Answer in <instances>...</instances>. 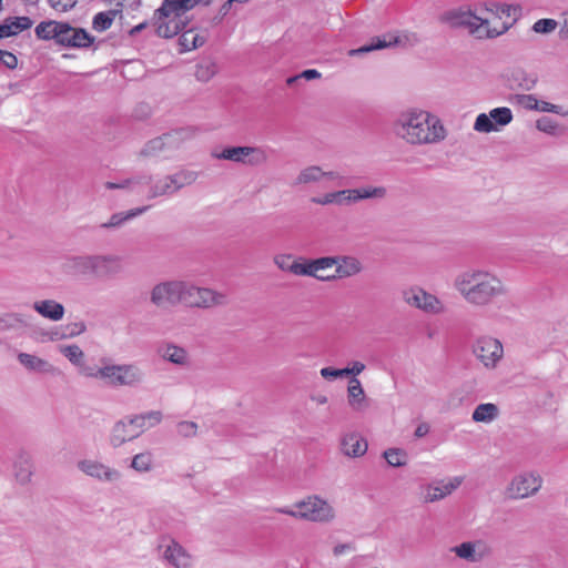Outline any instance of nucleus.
Listing matches in <instances>:
<instances>
[{"label":"nucleus","instance_id":"13","mask_svg":"<svg viewBox=\"0 0 568 568\" xmlns=\"http://www.w3.org/2000/svg\"><path fill=\"white\" fill-rule=\"evenodd\" d=\"M77 468L98 481L113 484L122 478V474L116 468L110 467L100 460L83 458L77 462Z\"/></svg>","mask_w":568,"mask_h":568},{"label":"nucleus","instance_id":"38","mask_svg":"<svg viewBox=\"0 0 568 568\" xmlns=\"http://www.w3.org/2000/svg\"><path fill=\"white\" fill-rule=\"evenodd\" d=\"M148 207H139L133 209L128 212H119L111 215L110 220L105 223H103L101 226L103 229H111V227H119L124 222L139 216L140 214L144 213Z\"/></svg>","mask_w":568,"mask_h":568},{"label":"nucleus","instance_id":"30","mask_svg":"<svg viewBox=\"0 0 568 568\" xmlns=\"http://www.w3.org/2000/svg\"><path fill=\"white\" fill-rule=\"evenodd\" d=\"M61 353L70 361L71 364H73L74 366L78 367L79 373L84 377H87L85 369L94 368L93 366H89L85 364V362H84L85 355H84L83 351L80 348V346H78L75 344L64 346L61 349Z\"/></svg>","mask_w":568,"mask_h":568},{"label":"nucleus","instance_id":"23","mask_svg":"<svg viewBox=\"0 0 568 568\" xmlns=\"http://www.w3.org/2000/svg\"><path fill=\"white\" fill-rule=\"evenodd\" d=\"M163 558L174 568H191L192 556L175 540H171L164 551Z\"/></svg>","mask_w":568,"mask_h":568},{"label":"nucleus","instance_id":"63","mask_svg":"<svg viewBox=\"0 0 568 568\" xmlns=\"http://www.w3.org/2000/svg\"><path fill=\"white\" fill-rule=\"evenodd\" d=\"M356 547L353 542L337 544L333 547V555L339 557L351 551H355Z\"/></svg>","mask_w":568,"mask_h":568},{"label":"nucleus","instance_id":"44","mask_svg":"<svg viewBox=\"0 0 568 568\" xmlns=\"http://www.w3.org/2000/svg\"><path fill=\"white\" fill-rule=\"evenodd\" d=\"M145 184L150 185L148 199H155V197L169 195L164 176L159 178L156 180H153V178L151 176V181L146 180V181L142 182V185H145Z\"/></svg>","mask_w":568,"mask_h":568},{"label":"nucleus","instance_id":"31","mask_svg":"<svg viewBox=\"0 0 568 568\" xmlns=\"http://www.w3.org/2000/svg\"><path fill=\"white\" fill-rule=\"evenodd\" d=\"M181 32L182 33L179 38L181 52L194 50L199 47H202L206 42V37L195 31L194 29H189Z\"/></svg>","mask_w":568,"mask_h":568},{"label":"nucleus","instance_id":"29","mask_svg":"<svg viewBox=\"0 0 568 568\" xmlns=\"http://www.w3.org/2000/svg\"><path fill=\"white\" fill-rule=\"evenodd\" d=\"M31 26L32 20L28 17L8 18L0 24V39L16 36Z\"/></svg>","mask_w":568,"mask_h":568},{"label":"nucleus","instance_id":"16","mask_svg":"<svg viewBox=\"0 0 568 568\" xmlns=\"http://www.w3.org/2000/svg\"><path fill=\"white\" fill-rule=\"evenodd\" d=\"M329 262L336 267L334 281L354 277L364 271L362 261L354 255H334Z\"/></svg>","mask_w":568,"mask_h":568},{"label":"nucleus","instance_id":"61","mask_svg":"<svg viewBox=\"0 0 568 568\" xmlns=\"http://www.w3.org/2000/svg\"><path fill=\"white\" fill-rule=\"evenodd\" d=\"M536 111L550 112V113L566 115V113L562 112V108L560 105L552 104V103L546 102V101H539V100H538V108L536 109Z\"/></svg>","mask_w":568,"mask_h":568},{"label":"nucleus","instance_id":"21","mask_svg":"<svg viewBox=\"0 0 568 568\" xmlns=\"http://www.w3.org/2000/svg\"><path fill=\"white\" fill-rule=\"evenodd\" d=\"M123 271L122 257L113 254L94 255V276L112 277Z\"/></svg>","mask_w":568,"mask_h":568},{"label":"nucleus","instance_id":"60","mask_svg":"<svg viewBox=\"0 0 568 568\" xmlns=\"http://www.w3.org/2000/svg\"><path fill=\"white\" fill-rule=\"evenodd\" d=\"M312 202L317 205H323V206L331 205V204L337 205L336 191L325 193L322 196L313 197Z\"/></svg>","mask_w":568,"mask_h":568},{"label":"nucleus","instance_id":"11","mask_svg":"<svg viewBox=\"0 0 568 568\" xmlns=\"http://www.w3.org/2000/svg\"><path fill=\"white\" fill-rule=\"evenodd\" d=\"M542 486V478L534 471H524L514 476L506 488L511 499H524L536 495Z\"/></svg>","mask_w":568,"mask_h":568},{"label":"nucleus","instance_id":"25","mask_svg":"<svg viewBox=\"0 0 568 568\" xmlns=\"http://www.w3.org/2000/svg\"><path fill=\"white\" fill-rule=\"evenodd\" d=\"M32 308L41 317L51 322H59L64 317L65 308L63 304L55 300H38L32 304Z\"/></svg>","mask_w":568,"mask_h":568},{"label":"nucleus","instance_id":"46","mask_svg":"<svg viewBox=\"0 0 568 568\" xmlns=\"http://www.w3.org/2000/svg\"><path fill=\"white\" fill-rule=\"evenodd\" d=\"M536 128L540 132H544L549 135L556 136L564 133V129L559 125V123L547 116L538 119L536 121Z\"/></svg>","mask_w":568,"mask_h":568},{"label":"nucleus","instance_id":"4","mask_svg":"<svg viewBox=\"0 0 568 568\" xmlns=\"http://www.w3.org/2000/svg\"><path fill=\"white\" fill-rule=\"evenodd\" d=\"M440 20L450 28H465L469 33L478 39H493L508 31L511 27L510 22H503L500 27H490L488 17H478L470 11L452 10L445 12Z\"/></svg>","mask_w":568,"mask_h":568},{"label":"nucleus","instance_id":"48","mask_svg":"<svg viewBox=\"0 0 568 568\" xmlns=\"http://www.w3.org/2000/svg\"><path fill=\"white\" fill-rule=\"evenodd\" d=\"M172 175L179 191L184 186L193 184L197 179V173L189 170H181Z\"/></svg>","mask_w":568,"mask_h":568},{"label":"nucleus","instance_id":"14","mask_svg":"<svg viewBox=\"0 0 568 568\" xmlns=\"http://www.w3.org/2000/svg\"><path fill=\"white\" fill-rule=\"evenodd\" d=\"M462 485V478L453 477L445 480L434 481L423 488V501L435 503L444 499Z\"/></svg>","mask_w":568,"mask_h":568},{"label":"nucleus","instance_id":"64","mask_svg":"<svg viewBox=\"0 0 568 568\" xmlns=\"http://www.w3.org/2000/svg\"><path fill=\"white\" fill-rule=\"evenodd\" d=\"M365 369V364L359 361H354L351 363V366L345 367L344 371L346 373L345 376L352 375L353 377H356Z\"/></svg>","mask_w":568,"mask_h":568},{"label":"nucleus","instance_id":"9","mask_svg":"<svg viewBox=\"0 0 568 568\" xmlns=\"http://www.w3.org/2000/svg\"><path fill=\"white\" fill-rule=\"evenodd\" d=\"M471 352L476 359L487 369L495 368L504 356L501 342L487 335L476 338Z\"/></svg>","mask_w":568,"mask_h":568},{"label":"nucleus","instance_id":"45","mask_svg":"<svg viewBox=\"0 0 568 568\" xmlns=\"http://www.w3.org/2000/svg\"><path fill=\"white\" fill-rule=\"evenodd\" d=\"M27 322L19 313H7L0 316V329H13L26 326Z\"/></svg>","mask_w":568,"mask_h":568},{"label":"nucleus","instance_id":"17","mask_svg":"<svg viewBox=\"0 0 568 568\" xmlns=\"http://www.w3.org/2000/svg\"><path fill=\"white\" fill-rule=\"evenodd\" d=\"M450 551L459 559L471 564L481 561L489 554L483 540L464 541L452 547Z\"/></svg>","mask_w":568,"mask_h":568},{"label":"nucleus","instance_id":"8","mask_svg":"<svg viewBox=\"0 0 568 568\" xmlns=\"http://www.w3.org/2000/svg\"><path fill=\"white\" fill-rule=\"evenodd\" d=\"M403 301L426 314L439 315L446 312L444 302L420 286H412L402 293Z\"/></svg>","mask_w":568,"mask_h":568},{"label":"nucleus","instance_id":"51","mask_svg":"<svg viewBox=\"0 0 568 568\" xmlns=\"http://www.w3.org/2000/svg\"><path fill=\"white\" fill-rule=\"evenodd\" d=\"M513 101L518 106L528 111H536L538 108V99L534 94H516Z\"/></svg>","mask_w":568,"mask_h":568},{"label":"nucleus","instance_id":"56","mask_svg":"<svg viewBox=\"0 0 568 568\" xmlns=\"http://www.w3.org/2000/svg\"><path fill=\"white\" fill-rule=\"evenodd\" d=\"M337 205H352L357 203L354 189L336 191Z\"/></svg>","mask_w":568,"mask_h":568},{"label":"nucleus","instance_id":"37","mask_svg":"<svg viewBox=\"0 0 568 568\" xmlns=\"http://www.w3.org/2000/svg\"><path fill=\"white\" fill-rule=\"evenodd\" d=\"M356 201H363V200H383L387 195V189L385 186H372L366 185L362 187L354 189Z\"/></svg>","mask_w":568,"mask_h":568},{"label":"nucleus","instance_id":"59","mask_svg":"<svg viewBox=\"0 0 568 568\" xmlns=\"http://www.w3.org/2000/svg\"><path fill=\"white\" fill-rule=\"evenodd\" d=\"M78 0H49L50 7L58 12H67L77 4Z\"/></svg>","mask_w":568,"mask_h":568},{"label":"nucleus","instance_id":"22","mask_svg":"<svg viewBox=\"0 0 568 568\" xmlns=\"http://www.w3.org/2000/svg\"><path fill=\"white\" fill-rule=\"evenodd\" d=\"M94 41V38L82 28H74L67 23L65 31L62 36L61 47L85 49Z\"/></svg>","mask_w":568,"mask_h":568},{"label":"nucleus","instance_id":"6","mask_svg":"<svg viewBox=\"0 0 568 568\" xmlns=\"http://www.w3.org/2000/svg\"><path fill=\"white\" fill-rule=\"evenodd\" d=\"M227 295L207 287L184 282L182 304L195 308H211L227 304Z\"/></svg>","mask_w":568,"mask_h":568},{"label":"nucleus","instance_id":"49","mask_svg":"<svg viewBox=\"0 0 568 568\" xmlns=\"http://www.w3.org/2000/svg\"><path fill=\"white\" fill-rule=\"evenodd\" d=\"M474 130L477 132L490 133L497 131L498 129L491 121L489 114L487 115L486 113H480L475 120Z\"/></svg>","mask_w":568,"mask_h":568},{"label":"nucleus","instance_id":"62","mask_svg":"<svg viewBox=\"0 0 568 568\" xmlns=\"http://www.w3.org/2000/svg\"><path fill=\"white\" fill-rule=\"evenodd\" d=\"M67 328L69 331V336L74 337V336L83 334L87 331V325L84 322L79 321V322L69 324L67 326Z\"/></svg>","mask_w":568,"mask_h":568},{"label":"nucleus","instance_id":"28","mask_svg":"<svg viewBox=\"0 0 568 568\" xmlns=\"http://www.w3.org/2000/svg\"><path fill=\"white\" fill-rule=\"evenodd\" d=\"M13 478L17 484L26 486L31 481L33 465L30 457L21 453L17 456L12 467Z\"/></svg>","mask_w":568,"mask_h":568},{"label":"nucleus","instance_id":"54","mask_svg":"<svg viewBox=\"0 0 568 568\" xmlns=\"http://www.w3.org/2000/svg\"><path fill=\"white\" fill-rule=\"evenodd\" d=\"M165 149V139L155 138L149 141L142 150V154L146 156L156 155Z\"/></svg>","mask_w":568,"mask_h":568},{"label":"nucleus","instance_id":"2","mask_svg":"<svg viewBox=\"0 0 568 568\" xmlns=\"http://www.w3.org/2000/svg\"><path fill=\"white\" fill-rule=\"evenodd\" d=\"M453 286L475 307H487L508 294L506 283L497 274L483 268L460 272L454 278Z\"/></svg>","mask_w":568,"mask_h":568},{"label":"nucleus","instance_id":"1","mask_svg":"<svg viewBox=\"0 0 568 568\" xmlns=\"http://www.w3.org/2000/svg\"><path fill=\"white\" fill-rule=\"evenodd\" d=\"M390 131L395 139L409 146L436 145L447 138L443 121L429 111L407 109L392 121Z\"/></svg>","mask_w":568,"mask_h":568},{"label":"nucleus","instance_id":"20","mask_svg":"<svg viewBox=\"0 0 568 568\" xmlns=\"http://www.w3.org/2000/svg\"><path fill=\"white\" fill-rule=\"evenodd\" d=\"M332 260L333 256H322L314 260H306L303 262L301 276L314 277L322 282L334 281V274L328 275L325 273L327 270L334 266V263L329 262Z\"/></svg>","mask_w":568,"mask_h":568},{"label":"nucleus","instance_id":"12","mask_svg":"<svg viewBox=\"0 0 568 568\" xmlns=\"http://www.w3.org/2000/svg\"><path fill=\"white\" fill-rule=\"evenodd\" d=\"M152 26L155 33L162 38H172L180 33L185 27L182 14L160 7L152 18Z\"/></svg>","mask_w":568,"mask_h":568},{"label":"nucleus","instance_id":"43","mask_svg":"<svg viewBox=\"0 0 568 568\" xmlns=\"http://www.w3.org/2000/svg\"><path fill=\"white\" fill-rule=\"evenodd\" d=\"M116 14V10H109L105 12L97 13L92 21L93 29L99 32L108 30L111 27Z\"/></svg>","mask_w":568,"mask_h":568},{"label":"nucleus","instance_id":"24","mask_svg":"<svg viewBox=\"0 0 568 568\" xmlns=\"http://www.w3.org/2000/svg\"><path fill=\"white\" fill-rule=\"evenodd\" d=\"M17 359L28 372L54 375L57 368L47 359L30 353H19Z\"/></svg>","mask_w":568,"mask_h":568},{"label":"nucleus","instance_id":"18","mask_svg":"<svg viewBox=\"0 0 568 568\" xmlns=\"http://www.w3.org/2000/svg\"><path fill=\"white\" fill-rule=\"evenodd\" d=\"M346 396L347 405L354 413L363 414L371 407V399L366 396L362 383L357 377L349 379Z\"/></svg>","mask_w":568,"mask_h":568},{"label":"nucleus","instance_id":"52","mask_svg":"<svg viewBox=\"0 0 568 568\" xmlns=\"http://www.w3.org/2000/svg\"><path fill=\"white\" fill-rule=\"evenodd\" d=\"M216 73V65L213 62H205L199 64L195 71L197 80L206 82L214 77Z\"/></svg>","mask_w":568,"mask_h":568},{"label":"nucleus","instance_id":"53","mask_svg":"<svg viewBox=\"0 0 568 568\" xmlns=\"http://www.w3.org/2000/svg\"><path fill=\"white\" fill-rule=\"evenodd\" d=\"M557 27L558 22L554 19H539L534 23L532 30L536 33L549 34L554 32Z\"/></svg>","mask_w":568,"mask_h":568},{"label":"nucleus","instance_id":"50","mask_svg":"<svg viewBox=\"0 0 568 568\" xmlns=\"http://www.w3.org/2000/svg\"><path fill=\"white\" fill-rule=\"evenodd\" d=\"M384 457L388 465L400 467L406 464V454L402 449L389 448L384 452Z\"/></svg>","mask_w":568,"mask_h":568},{"label":"nucleus","instance_id":"57","mask_svg":"<svg viewBox=\"0 0 568 568\" xmlns=\"http://www.w3.org/2000/svg\"><path fill=\"white\" fill-rule=\"evenodd\" d=\"M176 432L182 437H193L197 433V424L190 420H184L178 424Z\"/></svg>","mask_w":568,"mask_h":568},{"label":"nucleus","instance_id":"7","mask_svg":"<svg viewBox=\"0 0 568 568\" xmlns=\"http://www.w3.org/2000/svg\"><path fill=\"white\" fill-rule=\"evenodd\" d=\"M213 158L226 160L247 166H260L268 161L267 152L262 146H227L220 153H213Z\"/></svg>","mask_w":568,"mask_h":568},{"label":"nucleus","instance_id":"27","mask_svg":"<svg viewBox=\"0 0 568 568\" xmlns=\"http://www.w3.org/2000/svg\"><path fill=\"white\" fill-rule=\"evenodd\" d=\"M341 449L348 457H361L367 452V442L358 433H347L341 438Z\"/></svg>","mask_w":568,"mask_h":568},{"label":"nucleus","instance_id":"55","mask_svg":"<svg viewBox=\"0 0 568 568\" xmlns=\"http://www.w3.org/2000/svg\"><path fill=\"white\" fill-rule=\"evenodd\" d=\"M388 45H390L389 42H386L385 40L376 39V40H373L369 44L363 45L358 49L351 50L349 55H356V54L367 53V52H371L374 50H381V49L387 48Z\"/></svg>","mask_w":568,"mask_h":568},{"label":"nucleus","instance_id":"47","mask_svg":"<svg viewBox=\"0 0 568 568\" xmlns=\"http://www.w3.org/2000/svg\"><path fill=\"white\" fill-rule=\"evenodd\" d=\"M489 116L496 126H505L509 124L514 119L511 110L506 106L495 108L490 110Z\"/></svg>","mask_w":568,"mask_h":568},{"label":"nucleus","instance_id":"58","mask_svg":"<svg viewBox=\"0 0 568 568\" xmlns=\"http://www.w3.org/2000/svg\"><path fill=\"white\" fill-rule=\"evenodd\" d=\"M346 373L344 368H334V367H323L320 371L321 376L326 381H334L336 378L345 377Z\"/></svg>","mask_w":568,"mask_h":568},{"label":"nucleus","instance_id":"36","mask_svg":"<svg viewBox=\"0 0 568 568\" xmlns=\"http://www.w3.org/2000/svg\"><path fill=\"white\" fill-rule=\"evenodd\" d=\"M274 264L284 272H290L296 276H301L303 262L293 260L292 254H277L273 258Z\"/></svg>","mask_w":568,"mask_h":568},{"label":"nucleus","instance_id":"10","mask_svg":"<svg viewBox=\"0 0 568 568\" xmlns=\"http://www.w3.org/2000/svg\"><path fill=\"white\" fill-rule=\"evenodd\" d=\"M184 281H164L155 284L150 292V301L156 307L182 304Z\"/></svg>","mask_w":568,"mask_h":568},{"label":"nucleus","instance_id":"19","mask_svg":"<svg viewBox=\"0 0 568 568\" xmlns=\"http://www.w3.org/2000/svg\"><path fill=\"white\" fill-rule=\"evenodd\" d=\"M144 432L143 427L132 424V417L115 423L110 435V444L116 448L126 442L139 437Z\"/></svg>","mask_w":568,"mask_h":568},{"label":"nucleus","instance_id":"32","mask_svg":"<svg viewBox=\"0 0 568 568\" xmlns=\"http://www.w3.org/2000/svg\"><path fill=\"white\" fill-rule=\"evenodd\" d=\"M69 267L78 275H94V255L71 257L69 260Z\"/></svg>","mask_w":568,"mask_h":568},{"label":"nucleus","instance_id":"33","mask_svg":"<svg viewBox=\"0 0 568 568\" xmlns=\"http://www.w3.org/2000/svg\"><path fill=\"white\" fill-rule=\"evenodd\" d=\"M324 180V171L318 165H310L300 171L295 178V185H308Z\"/></svg>","mask_w":568,"mask_h":568},{"label":"nucleus","instance_id":"5","mask_svg":"<svg viewBox=\"0 0 568 568\" xmlns=\"http://www.w3.org/2000/svg\"><path fill=\"white\" fill-rule=\"evenodd\" d=\"M274 511L316 524H329L336 517L335 508L318 495L306 496L294 503L292 507H276Z\"/></svg>","mask_w":568,"mask_h":568},{"label":"nucleus","instance_id":"35","mask_svg":"<svg viewBox=\"0 0 568 568\" xmlns=\"http://www.w3.org/2000/svg\"><path fill=\"white\" fill-rule=\"evenodd\" d=\"M211 1L212 0H163V4L161 7L183 14L199 4L209 6Z\"/></svg>","mask_w":568,"mask_h":568},{"label":"nucleus","instance_id":"39","mask_svg":"<svg viewBox=\"0 0 568 568\" xmlns=\"http://www.w3.org/2000/svg\"><path fill=\"white\" fill-rule=\"evenodd\" d=\"M154 464L153 455L150 452H143L133 456L130 467L138 473H149Z\"/></svg>","mask_w":568,"mask_h":568},{"label":"nucleus","instance_id":"42","mask_svg":"<svg viewBox=\"0 0 568 568\" xmlns=\"http://www.w3.org/2000/svg\"><path fill=\"white\" fill-rule=\"evenodd\" d=\"M162 419L161 412L151 410L145 414L135 415L132 417V424H135L138 427H143L145 430L149 427L158 425Z\"/></svg>","mask_w":568,"mask_h":568},{"label":"nucleus","instance_id":"26","mask_svg":"<svg viewBox=\"0 0 568 568\" xmlns=\"http://www.w3.org/2000/svg\"><path fill=\"white\" fill-rule=\"evenodd\" d=\"M65 27L67 22H59L54 20L42 21L36 27L34 33L40 40H53L58 45H60Z\"/></svg>","mask_w":568,"mask_h":568},{"label":"nucleus","instance_id":"34","mask_svg":"<svg viewBox=\"0 0 568 568\" xmlns=\"http://www.w3.org/2000/svg\"><path fill=\"white\" fill-rule=\"evenodd\" d=\"M499 415V408L493 403L479 404L473 412L471 418L476 423H491Z\"/></svg>","mask_w":568,"mask_h":568},{"label":"nucleus","instance_id":"15","mask_svg":"<svg viewBox=\"0 0 568 568\" xmlns=\"http://www.w3.org/2000/svg\"><path fill=\"white\" fill-rule=\"evenodd\" d=\"M158 355L165 362L186 368L192 364L191 355L186 348L172 342H164L156 348Z\"/></svg>","mask_w":568,"mask_h":568},{"label":"nucleus","instance_id":"40","mask_svg":"<svg viewBox=\"0 0 568 568\" xmlns=\"http://www.w3.org/2000/svg\"><path fill=\"white\" fill-rule=\"evenodd\" d=\"M146 180L151 181V176L136 175V176H132L130 179H125V180L121 181L120 183L106 182L105 187L109 190L128 189L131 191L140 192V186H142V182L146 181Z\"/></svg>","mask_w":568,"mask_h":568},{"label":"nucleus","instance_id":"3","mask_svg":"<svg viewBox=\"0 0 568 568\" xmlns=\"http://www.w3.org/2000/svg\"><path fill=\"white\" fill-rule=\"evenodd\" d=\"M87 377L101 381L109 387H138L145 379L143 369L135 363L114 364L106 358L101 359V366L85 369Z\"/></svg>","mask_w":568,"mask_h":568},{"label":"nucleus","instance_id":"41","mask_svg":"<svg viewBox=\"0 0 568 568\" xmlns=\"http://www.w3.org/2000/svg\"><path fill=\"white\" fill-rule=\"evenodd\" d=\"M484 11L496 16L498 19H501L505 16L507 18H511L514 21L515 18H513V16L516 14L517 8L509 4L490 3L485 4L483 8L479 9L480 13H483Z\"/></svg>","mask_w":568,"mask_h":568}]
</instances>
